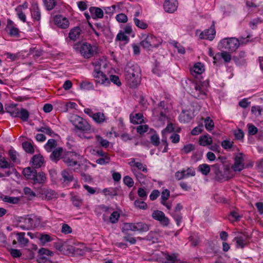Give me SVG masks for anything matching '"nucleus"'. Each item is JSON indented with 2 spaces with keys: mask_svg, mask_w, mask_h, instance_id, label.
I'll return each instance as SVG.
<instances>
[{
  "mask_svg": "<svg viewBox=\"0 0 263 263\" xmlns=\"http://www.w3.org/2000/svg\"><path fill=\"white\" fill-rule=\"evenodd\" d=\"M141 70L136 64L128 63L125 68V79L130 87H136L140 82Z\"/></svg>",
  "mask_w": 263,
  "mask_h": 263,
  "instance_id": "f257e3e1",
  "label": "nucleus"
},
{
  "mask_svg": "<svg viewBox=\"0 0 263 263\" xmlns=\"http://www.w3.org/2000/svg\"><path fill=\"white\" fill-rule=\"evenodd\" d=\"M23 174L26 179L31 180L34 185H43L47 181V177L44 172L42 171L37 172L36 169L31 167L24 168Z\"/></svg>",
  "mask_w": 263,
  "mask_h": 263,
  "instance_id": "f03ea898",
  "label": "nucleus"
},
{
  "mask_svg": "<svg viewBox=\"0 0 263 263\" xmlns=\"http://www.w3.org/2000/svg\"><path fill=\"white\" fill-rule=\"evenodd\" d=\"M79 156L76 153L72 152H64L62 156V160L68 167H74V172H79L81 164L79 163L78 160Z\"/></svg>",
  "mask_w": 263,
  "mask_h": 263,
  "instance_id": "7ed1b4c3",
  "label": "nucleus"
},
{
  "mask_svg": "<svg viewBox=\"0 0 263 263\" xmlns=\"http://www.w3.org/2000/svg\"><path fill=\"white\" fill-rule=\"evenodd\" d=\"M220 164H215L211 166L215 175V179L219 182H223L229 180L232 177L230 174V168L227 167L224 169V172L220 170Z\"/></svg>",
  "mask_w": 263,
  "mask_h": 263,
  "instance_id": "20e7f679",
  "label": "nucleus"
},
{
  "mask_svg": "<svg viewBox=\"0 0 263 263\" xmlns=\"http://www.w3.org/2000/svg\"><path fill=\"white\" fill-rule=\"evenodd\" d=\"M239 44L237 39L231 37L221 40L219 46L226 50L234 52L238 48Z\"/></svg>",
  "mask_w": 263,
  "mask_h": 263,
  "instance_id": "39448f33",
  "label": "nucleus"
},
{
  "mask_svg": "<svg viewBox=\"0 0 263 263\" xmlns=\"http://www.w3.org/2000/svg\"><path fill=\"white\" fill-rule=\"evenodd\" d=\"M141 37L143 40L141 41L140 44L144 48L149 49L151 47L154 48L158 46L156 38L153 35L151 34H142Z\"/></svg>",
  "mask_w": 263,
  "mask_h": 263,
  "instance_id": "423d86ee",
  "label": "nucleus"
},
{
  "mask_svg": "<svg viewBox=\"0 0 263 263\" xmlns=\"http://www.w3.org/2000/svg\"><path fill=\"white\" fill-rule=\"evenodd\" d=\"M166 103L164 101H161L158 106L153 109V115L155 116L159 117V119L161 121L166 118L167 107H166Z\"/></svg>",
  "mask_w": 263,
  "mask_h": 263,
  "instance_id": "0eeeda50",
  "label": "nucleus"
},
{
  "mask_svg": "<svg viewBox=\"0 0 263 263\" xmlns=\"http://www.w3.org/2000/svg\"><path fill=\"white\" fill-rule=\"evenodd\" d=\"M152 217L154 219L159 221L163 227H167L169 225L170 219L161 211L155 210L152 213Z\"/></svg>",
  "mask_w": 263,
  "mask_h": 263,
  "instance_id": "6e6552de",
  "label": "nucleus"
},
{
  "mask_svg": "<svg viewBox=\"0 0 263 263\" xmlns=\"http://www.w3.org/2000/svg\"><path fill=\"white\" fill-rule=\"evenodd\" d=\"M17 226L23 230L31 229L33 226V220L28 216L20 217L17 220Z\"/></svg>",
  "mask_w": 263,
  "mask_h": 263,
  "instance_id": "1a4fd4ad",
  "label": "nucleus"
},
{
  "mask_svg": "<svg viewBox=\"0 0 263 263\" xmlns=\"http://www.w3.org/2000/svg\"><path fill=\"white\" fill-rule=\"evenodd\" d=\"M94 49L90 44L83 43L80 49L81 54L85 58H89L93 55Z\"/></svg>",
  "mask_w": 263,
  "mask_h": 263,
  "instance_id": "9d476101",
  "label": "nucleus"
},
{
  "mask_svg": "<svg viewBox=\"0 0 263 263\" xmlns=\"http://www.w3.org/2000/svg\"><path fill=\"white\" fill-rule=\"evenodd\" d=\"M193 86L194 88L192 91V96L194 98L198 99H205L206 97V94L202 86L196 83H194Z\"/></svg>",
  "mask_w": 263,
  "mask_h": 263,
  "instance_id": "9b49d317",
  "label": "nucleus"
},
{
  "mask_svg": "<svg viewBox=\"0 0 263 263\" xmlns=\"http://www.w3.org/2000/svg\"><path fill=\"white\" fill-rule=\"evenodd\" d=\"M8 34L11 36L20 37V30L16 27L14 22L10 19L7 20V24L5 29Z\"/></svg>",
  "mask_w": 263,
  "mask_h": 263,
  "instance_id": "f8f14e48",
  "label": "nucleus"
},
{
  "mask_svg": "<svg viewBox=\"0 0 263 263\" xmlns=\"http://www.w3.org/2000/svg\"><path fill=\"white\" fill-rule=\"evenodd\" d=\"M245 167L242 154L236 155L234 158V163L232 168L234 172H241Z\"/></svg>",
  "mask_w": 263,
  "mask_h": 263,
  "instance_id": "ddd939ff",
  "label": "nucleus"
},
{
  "mask_svg": "<svg viewBox=\"0 0 263 263\" xmlns=\"http://www.w3.org/2000/svg\"><path fill=\"white\" fill-rule=\"evenodd\" d=\"M93 77L96 79V82L105 86H107L110 84L109 79L106 77L102 70L94 71Z\"/></svg>",
  "mask_w": 263,
  "mask_h": 263,
  "instance_id": "4468645a",
  "label": "nucleus"
},
{
  "mask_svg": "<svg viewBox=\"0 0 263 263\" xmlns=\"http://www.w3.org/2000/svg\"><path fill=\"white\" fill-rule=\"evenodd\" d=\"M39 193L41 198L47 200H50L56 196L54 191L46 188H41Z\"/></svg>",
  "mask_w": 263,
  "mask_h": 263,
  "instance_id": "2eb2a0df",
  "label": "nucleus"
},
{
  "mask_svg": "<svg viewBox=\"0 0 263 263\" xmlns=\"http://www.w3.org/2000/svg\"><path fill=\"white\" fill-rule=\"evenodd\" d=\"M216 31L214 25H212L208 29H205L200 34V38L201 39H206L212 41L214 38Z\"/></svg>",
  "mask_w": 263,
  "mask_h": 263,
  "instance_id": "dca6fc26",
  "label": "nucleus"
},
{
  "mask_svg": "<svg viewBox=\"0 0 263 263\" xmlns=\"http://www.w3.org/2000/svg\"><path fill=\"white\" fill-rule=\"evenodd\" d=\"M30 163H32V168H39L42 167L45 163V160L41 154L34 155L31 160Z\"/></svg>",
  "mask_w": 263,
  "mask_h": 263,
  "instance_id": "f3484780",
  "label": "nucleus"
},
{
  "mask_svg": "<svg viewBox=\"0 0 263 263\" xmlns=\"http://www.w3.org/2000/svg\"><path fill=\"white\" fill-rule=\"evenodd\" d=\"M163 7L166 12L173 13L177 10V0H165Z\"/></svg>",
  "mask_w": 263,
  "mask_h": 263,
  "instance_id": "a211bd4d",
  "label": "nucleus"
},
{
  "mask_svg": "<svg viewBox=\"0 0 263 263\" xmlns=\"http://www.w3.org/2000/svg\"><path fill=\"white\" fill-rule=\"evenodd\" d=\"M54 21L58 26L63 29L67 28L69 25L68 20L63 17L62 15H55L54 18Z\"/></svg>",
  "mask_w": 263,
  "mask_h": 263,
  "instance_id": "6ab92c4d",
  "label": "nucleus"
},
{
  "mask_svg": "<svg viewBox=\"0 0 263 263\" xmlns=\"http://www.w3.org/2000/svg\"><path fill=\"white\" fill-rule=\"evenodd\" d=\"M64 154L63 149L62 147H58L55 149L50 155V159L55 163H57Z\"/></svg>",
  "mask_w": 263,
  "mask_h": 263,
  "instance_id": "aec40b11",
  "label": "nucleus"
},
{
  "mask_svg": "<svg viewBox=\"0 0 263 263\" xmlns=\"http://www.w3.org/2000/svg\"><path fill=\"white\" fill-rule=\"evenodd\" d=\"M30 11L32 18L34 21H39L41 20V14L39 6L36 3H33L31 5Z\"/></svg>",
  "mask_w": 263,
  "mask_h": 263,
  "instance_id": "412c9836",
  "label": "nucleus"
},
{
  "mask_svg": "<svg viewBox=\"0 0 263 263\" xmlns=\"http://www.w3.org/2000/svg\"><path fill=\"white\" fill-rule=\"evenodd\" d=\"M165 260L163 261L164 263H182L180 259L178 258V254L173 253L169 254L165 253L164 254Z\"/></svg>",
  "mask_w": 263,
  "mask_h": 263,
  "instance_id": "4be33fe9",
  "label": "nucleus"
},
{
  "mask_svg": "<svg viewBox=\"0 0 263 263\" xmlns=\"http://www.w3.org/2000/svg\"><path fill=\"white\" fill-rule=\"evenodd\" d=\"M193 118L192 112L190 110H183L179 115V119L181 122H189Z\"/></svg>",
  "mask_w": 263,
  "mask_h": 263,
  "instance_id": "5701e85b",
  "label": "nucleus"
},
{
  "mask_svg": "<svg viewBox=\"0 0 263 263\" xmlns=\"http://www.w3.org/2000/svg\"><path fill=\"white\" fill-rule=\"evenodd\" d=\"M82 32V31L79 27H75L70 30L68 37L71 40L76 41L80 38Z\"/></svg>",
  "mask_w": 263,
  "mask_h": 263,
  "instance_id": "b1692460",
  "label": "nucleus"
},
{
  "mask_svg": "<svg viewBox=\"0 0 263 263\" xmlns=\"http://www.w3.org/2000/svg\"><path fill=\"white\" fill-rule=\"evenodd\" d=\"M75 127L84 133H88L91 129V126L83 118L82 121H81L79 124H77Z\"/></svg>",
  "mask_w": 263,
  "mask_h": 263,
  "instance_id": "393cba45",
  "label": "nucleus"
},
{
  "mask_svg": "<svg viewBox=\"0 0 263 263\" xmlns=\"http://www.w3.org/2000/svg\"><path fill=\"white\" fill-rule=\"evenodd\" d=\"M165 68L162 66L160 63L157 61H155V67L152 69V72L154 74L160 77L165 71Z\"/></svg>",
  "mask_w": 263,
  "mask_h": 263,
  "instance_id": "a878e982",
  "label": "nucleus"
},
{
  "mask_svg": "<svg viewBox=\"0 0 263 263\" xmlns=\"http://www.w3.org/2000/svg\"><path fill=\"white\" fill-rule=\"evenodd\" d=\"M16 235H17V240L21 247H25L27 245L29 240L25 237V233L24 232H17Z\"/></svg>",
  "mask_w": 263,
  "mask_h": 263,
  "instance_id": "bb28decb",
  "label": "nucleus"
},
{
  "mask_svg": "<svg viewBox=\"0 0 263 263\" xmlns=\"http://www.w3.org/2000/svg\"><path fill=\"white\" fill-rule=\"evenodd\" d=\"M246 57V53L243 51H241L238 53V55L233 57V59L237 65H244L246 63V60L245 59Z\"/></svg>",
  "mask_w": 263,
  "mask_h": 263,
  "instance_id": "cd10ccee",
  "label": "nucleus"
},
{
  "mask_svg": "<svg viewBox=\"0 0 263 263\" xmlns=\"http://www.w3.org/2000/svg\"><path fill=\"white\" fill-rule=\"evenodd\" d=\"M89 11L93 17L101 18L103 17V11L100 8L91 7L89 8Z\"/></svg>",
  "mask_w": 263,
  "mask_h": 263,
  "instance_id": "c85d7f7f",
  "label": "nucleus"
},
{
  "mask_svg": "<svg viewBox=\"0 0 263 263\" xmlns=\"http://www.w3.org/2000/svg\"><path fill=\"white\" fill-rule=\"evenodd\" d=\"M36 130L37 132L44 133L52 137H54L57 136L53 130L50 127L47 125L41 126L40 127L36 128Z\"/></svg>",
  "mask_w": 263,
  "mask_h": 263,
  "instance_id": "c756f323",
  "label": "nucleus"
},
{
  "mask_svg": "<svg viewBox=\"0 0 263 263\" xmlns=\"http://www.w3.org/2000/svg\"><path fill=\"white\" fill-rule=\"evenodd\" d=\"M6 110L7 112L13 117H18L19 109L16 107V104H10L6 107Z\"/></svg>",
  "mask_w": 263,
  "mask_h": 263,
  "instance_id": "7c9ffc66",
  "label": "nucleus"
},
{
  "mask_svg": "<svg viewBox=\"0 0 263 263\" xmlns=\"http://www.w3.org/2000/svg\"><path fill=\"white\" fill-rule=\"evenodd\" d=\"M199 143L200 145L203 146L210 145L212 143V138L210 137L208 134L202 136L199 138Z\"/></svg>",
  "mask_w": 263,
  "mask_h": 263,
  "instance_id": "2f4dec72",
  "label": "nucleus"
},
{
  "mask_svg": "<svg viewBox=\"0 0 263 263\" xmlns=\"http://www.w3.org/2000/svg\"><path fill=\"white\" fill-rule=\"evenodd\" d=\"M217 56H220L226 63H229L232 60V57L231 54L226 51H223L221 53H218L215 57H213V59L214 60L213 62L214 63H216Z\"/></svg>",
  "mask_w": 263,
  "mask_h": 263,
  "instance_id": "473e14b6",
  "label": "nucleus"
},
{
  "mask_svg": "<svg viewBox=\"0 0 263 263\" xmlns=\"http://www.w3.org/2000/svg\"><path fill=\"white\" fill-rule=\"evenodd\" d=\"M40 240L43 245L47 242H51L55 239L54 235L51 236L47 234H41L39 237Z\"/></svg>",
  "mask_w": 263,
  "mask_h": 263,
  "instance_id": "72a5a7b5",
  "label": "nucleus"
},
{
  "mask_svg": "<svg viewBox=\"0 0 263 263\" xmlns=\"http://www.w3.org/2000/svg\"><path fill=\"white\" fill-rule=\"evenodd\" d=\"M143 116L142 114H136L134 116L130 115V120L134 124H141L143 122Z\"/></svg>",
  "mask_w": 263,
  "mask_h": 263,
  "instance_id": "f704fd0d",
  "label": "nucleus"
},
{
  "mask_svg": "<svg viewBox=\"0 0 263 263\" xmlns=\"http://www.w3.org/2000/svg\"><path fill=\"white\" fill-rule=\"evenodd\" d=\"M95 67L94 71H101L102 67L106 68V63L102 60L97 59L93 62Z\"/></svg>",
  "mask_w": 263,
  "mask_h": 263,
  "instance_id": "c9c22d12",
  "label": "nucleus"
},
{
  "mask_svg": "<svg viewBox=\"0 0 263 263\" xmlns=\"http://www.w3.org/2000/svg\"><path fill=\"white\" fill-rule=\"evenodd\" d=\"M61 175L64 182L69 183L73 179L72 173L69 172L67 170H63L61 173Z\"/></svg>",
  "mask_w": 263,
  "mask_h": 263,
  "instance_id": "e433bc0d",
  "label": "nucleus"
},
{
  "mask_svg": "<svg viewBox=\"0 0 263 263\" xmlns=\"http://www.w3.org/2000/svg\"><path fill=\"white\" fill-rule=\"evenodd\" d=\"M149 229V225L145 223L142 222L136 223V231H138L139 232H145L148 231Z\"/></svg>",
  "mask_w": 263,
  "mask_h": 263,
  "instance_id": "4c0bfd02",
  "label": "nucleus"
},
{
  "mask_svg": "<svg viewBox=\"0 0 263 263\" xmlns=\"http://www.w3.org/2000/svg\"><path fill=\"white\" fill-rule=\"evenodd\" d=\"M44 6L48 11L53 9L58 5L56 0H43Z\"/></svg>",
  "mask_w": 263,
  "mask_h": 263,
  "instance_id": "58836bf2",
  "label": "nucleus"
},
{
  "mask_svg": "<svg viewBox=\"0 0 263 263\" xmlns=\"http://www.w3.org/2000/svg\"><path fill=\"white\" fill-rule=\"evenodd\" d=\"M234 240L236 241L237 248H243L247 244L246 238L242 236L235 237Z\"/></svg>",
  "mask_w": 263,
  "mask_h": 263,
  "instance_id": "ea45409f",
  "label": "nucleus"
},
{
  "mask_svg": "<svg viewBox=\"0 0 263 263\" xmlns=\"http://www.w3.org/2000/svg\"><path fill=\"white\" fill-rule=\"evenodd\" d=\"M22 147L24 151L30 154H32L34 152V149L33 145L28 141H25L22 143Z\"/></svg>",
  "mask_w": 263,
  "mask_h": 263,
  "instance_id": "a19ab883",
  "label": "nucleus"
},
{
  "mask_svg": "<svg viewBox=\"0 0 263 263\" xmlns=\"http://www.w3.org/2000/svg\"><path fill=\"white\" fill-rule=\"evenodd\" d=\"M92 118L97 123H102L105 120L104 114L100 112L95 113Z\"/></svg>",
  "mask_w": 263,
  "mask_h": 263,
  "instance_id": "79ce46f5",
  "label": "nucleus"
},
{
  "mask_svg": "<svg viewBox=\"0 0 263 263\" xmlns=\"http://www.w3.org/2000/svg\"><path fill=\"white\" fill-rule=\"evenodd\" d=\"M198 170L203 175L206 176L210 172L211 167L207 164H202L199 165Z\"/></svg>",
  "mask_w": 263,
  "mask_h": 263,
  "instance_id": "37998d69",
  "label": "nucleus"
},
{
  "mask_svg": "<svg viewBox=\"0 0 263 263\" xmlns=\"http://www.w3.org/2000/svg\"><path fill=\"white\" fill-rule=\"evenodd\" d=\"M9 156L14 163H19L20 161L17 157L19 156L18 153L14 149H10L8 152Z\"/></svg>",
  "mask_w": 263,
  "mask_h": 263,
  "instance_id": "c03bdc74",
  "label": "nucleus"
},
{
  "mask_svg": "<svg viewBox=\"0 0 263 263\" xmlns=\"http://www.w3.org/2000/svg\"><path fill=\"white\" fill-rule=\"evenodd\" d=\"M29 117V112L25 108H22L18 110V117L24 121H27Z\"/></svg>",
  "mask_w": 263,
  "mask_h": 263,
  "instance_id": "a18cd8bd",
  "label": "nucleus"
},
{
  "mask_svg": "<svg viewBox=\"0 0 263 263\" xmlns=\"http://www.w3.org/2000/svg\"><path fill=\"white\" fill-rule=\"evenodd\" d=\"M103 193L105 196H115L117 195V188H105L103 190Z\"/></svg>",
  "mask_w": 263,
  "mask_h": 263,
  "instance_id": "49530a36",
  "label": "nucleus"
},
{
  "mask_svg": "<svg viewBox=\"0 0 263 263\" xmlns=\"http://www.w3.org/2000/svg\"><path fill=\"white\" fill-rule=\"evenodd\" d=\"M57 145V141L53 139H49L45 145V148L48 152H50L51 149L56 147Z\"/></svg>",
  "mask_w": 263,
  "mask_h": 263,
  "instance_id": "de8ad7c7",
  "label": "nucleus"
},
{
  "mask_svg": "<svg viewBox=\"0 0 263 263\" xmlns=\"http://www.w3.org/2000/svg\"><path fill=\"white\" fill-rule=\"evenodd\" d=\"M205 127L208 131L212 130L214 127V123L213 121L209 117L204 119Z\"/></svg>",
  "mask_w": 263,
  "mask_h": 263,
  "instance_id": "09e8293b",
  "label": "nucleus"
},
{
  "mask_svg": "<svg viewBox=\"0 0 263 263\" xmlns=\"http://www.w3.org/2000/svg\"><path fill=\"white\" fill-rule=\"evenodd\" d=\"M144 200H140L139 199H137L134 201V205L136 208L142 209V210H146L147 209V205L146 202H145Z\"/></svg>",
  "mask_w": 263,
  "mask_h": 263,
  "instance_id": "8fccbe9b",
  "label": "nucleus"
},
{
  "mask_svg": "<svg viewBox=\"0 0 263 263\" xmlns=\"http://www.w3.org/2000/svg\"><path fill=\"white\" fill-rule=\"evenodd\" d=\"M71 200L73 205L77 208H80L82 204V199L80 197L77 195L72 196Z\"/></svg>",
  "mask_w": 263,
  "mask_h": 263,
  "instance_id": "3c124183",
  "label": "nucleus"
},
{
  "mask_svg": "<svg viewBox=\"0 0 263 263\" xmlns=\"http://www.w3.org/2000/svg\"><path fill=\"white\" fill-rule=\"evenodd\" d=\"M134 22L136 26L140 29H145L148 27V25L146 23L137 18L134 17Z\"/></svg>",
  "mask_w": 263,
  "mask_h": 263,
  "instance_id": "603ef678",
  "label": "nucleus"
},
{
  "mask_svg": "<svg viewBox=\"0 0 263 263\" xmlns=\"http://www.w3.org/2000/svg\"><path fill=\"white\" fill-rule=\"evenodd\" d=\"M0 198H2L4 201L10 203H16L18 201V199L17 197H12L7 196H4L3 197V195H1Z\"/></svg>",
  "mask_w": 263,
  "mask_h": 263,
  "instance_id": "864d4df0",
  "label": "nucleus"
},
{
  "mask_svg": "<svg viewBox=\"0 0 263 263\" xmlns=\"http://www.w3.org/2000/svg\"><path fill=\"white\" fill-rule=\"evenodd\" d=\"M195 147L194 145L193 144H188L183 146L181 149V152L182 154H188L195 149Z\"/></svg>",
  "mask_w": 263,
  "mask_h": 263,
  "instance_id": "5fc2aeb1",
  "label": "nucleus"
},
{
  "mask_svg": "<svg viewBox=\"0 0 263 263\" xmlns=\"http://www.w3.org/2000/svg\"><path fill=\"white\" fill-rule=\"evenodd\" d=\"M96 139L97 141L100 143V144L103 147L107 148L109 145V142L106 139H104L102 137H101L99 135H97Z\"/></svg>",
  "mask_w": 263,
  "mask_h": 263,
  "instance_id": "6e6d98bb",
  "label": "nucleus"
},
{
  "mask_svg": "<svg viewBox=\"0 0 263 263\" xmlns=\"http://www.w3.org/2000/svg\"><path fill=\"white\" fill-rule=\"evenodd\" d=\"M193 70L197 74H201L204 70V66L201 63H197L194 66Z\"/></svg>",
  "mask_w": 263,
  "mask_h": 263,
  "instance_id": "4d7b16f0",
  "label": "nucleus"
},
{
  "mask_svg": "<svg viewBox=\"0 0 263 263\" xmlns=\"http://www.w3.org/2000/svg\"><path fill=\"white\" fill-rule=\"evenodd\" d=\"M170 214L176 221L177 226H180L182 220L181 213H170Z\"/></svg>",
  "mask_w": 263,
  "mask_h": 263,
  "instance_id": "13d9d810",
  "label": "nucleus"
},
{
  "mask_svg": "<svg viewBox=\"0 0 263 263\" xmlns=\"http://www.w3.org/2000/svg\"><path fill=\"white\" fill-rule=\"evenodd\" d=\"M69 120L75 126L77 124H79L81 121H82V118L77 115H72L70 117Z\"/></svg>",
  "mask_w": 263,
  "mask_h": 263,
  "instance_id": "bf43d9fd",
  "label": "nucleus"
},
{
  "mask_svg": "<svg viewBox=\"0 0 263 263\" xmlns=\"http://www.w3.org/2000/svg\"><path fill=\"white\" fill-rule=\"evenodd\" d=\"M124 231H136V223H125L122 228V232Z\"/></svg>",
  "mask_w": 263,
  "mask_h": 263,
  "instance_id": "052dcab7",
  "label": "nucleus"
},
{
  "mask_svg": "<svg viewBox=\"0 0 263 263\" xmlns=\"http://www.w3.org/2000/svg\"><path fill=\"white\" fill-rule=\"evenodd\" d=\"M120 214L117 211L113 212L109 217V221L111 223H116L119 221Z\"/></svg>",
  "mask_w": 263,
  "mask_h": 263,
  "instance_id": "680f3d73",
  "label": "nucleus"
},
{
  "mask_svg": "<svg viewBox=\"0 0 263 263\" xmlns=\"http://www.w3.org/2000/svg\"><path fill=\"white\" fill-rule=\"evenodd\" d=\"M120 5H112L110 7H107L105 9V12L107 14H113L114 12L117 11V9L118 8V10L120 9L119 8Z\"/></svg>",
  "mask_w": 263,
  "mask_h": 263,
  "instance_id": "e2e57ef3",
  "label": "nucleus"
},
{
  "mask_svg": "<svg viewBox=\"0 0 263 263\" xmlns=\"http://www.w3.org/2000/svg\"><path fill=\"white\" fill-rule=\"evenodd\" d=\"M123 183L128 187H132L134 184L133 179L129 176H125L123 179Z\"/></svg>",
  "mask_w": 263,
  "mask_h": 263,
  "instance_id": "0e129e2a",
  "label": "nucleus"
},
{
  "mask_svg": "<svg viewBox=\"0 0 263 263\" xmlns=\"http://www.w3.org/2000/svg\"><path fill=\"white\" fill-rule=\"evenodd\" d=\"M203 130V126L202 123L199 124L197 126L194 127L191 131L192 135H198L201 133Z\"/></svg>",
  "mask_w": 263,
  "mask_h": 263,
  "instance_id": "69168bd1",
  "label": "nucleus"
},
{
  "mask_svg": "<svg viewBox=\"0 0 263 263\" xmlns=\"http://www.w3.org/2000/svg\"><path fill=\"white\" fill-rule=\"evenodd\" d=\"M13 164L9 163L5 158L0 159V167L2 168H10L12 167Z\"/></svg>",
  "mask_w": 263,
  "mask_h": 263,
  "instance_id": "338daca9",
  "label": "nucleus"
},
{
  "mask_svg": "<svg viewBox=\"0 0 263 263\" xmlns=\"http://www.w3.org/2000/svg\"><path fill=\"white\" fill-rule=\"evenodd\" d=\"M39 255L40 256L47 255L48 256H51L53 255V253L52 251L49 250L42 248L39 250Z\"/></svg>",
  "mask_w": 263,
  "mask_h": 263,
  "instance_id": "774afa93",
  "label": "nucleus"
}]
</instances>
